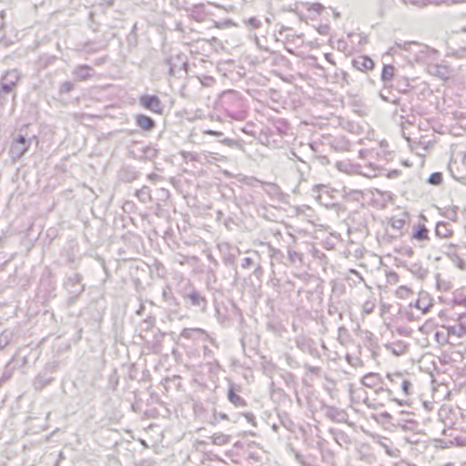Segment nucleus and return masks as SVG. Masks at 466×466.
<instances>
[{
	"label": "nucleus",
	"mask_w": 466,
	"mask_h": 466,
	"mask_svg": "<svg viewBox=\"0 0 466 466\" xmlns=\"http://www.w3.org/2000/svg\"><path fill=\"white\" fill-rule=\"evenodd\" d=\"M281 423H282V425H283L285 428H287V429H289V428H290V426L293 424V423H292V421H291L290 420H289V419H287V420H281Z\"/></svg>",
	"instance_id": "57"
},
{
	"label": "nucleus",
	"mask_w": 466,
	"mask_h": 466,
	"mask_svg": "<svg viewBox=\"0 0 466 466\" xmlns=\"http://www.w3.org/2000/svg\"><path fill=\"white\" fill-rule=\"evenodd\" d=\"M435 234L440 238H449L452 234V230L448 228V223L438 222L435 228Z\"/></svg>",
	"instance_id": "20"
},
{
	"label": "nucleus",
	"mask_w": 466,
	"mask_h": 466,
	"mask_svg": "<svg viewBox=\"0 0 466 466\" xmlns=\"http://www.w3.org/2000/svg\"><path fill=\"white\" fill-rule=\"evenodd\" d=\"M410 290L405 286H401L398 289V293L400 294V296H403L404 294L409 293Z\"/></svg>",
	"instance_id": "56"
},
{
	"label": "nucleus",
	"mask_w": 466,
	"mask_h": 466,
	"mask_svg": "<svg viewBox=\"0 0 466 466\" xmlns=\"http://www.w3.org/2000/svg\"><path fill=\"white\" fill-rule=\"evenodd\" d=\"M239 391V386H236L235 384H230L228 390V400L236 407H244L246 406V400L238 395L237 392Z\"/></svg>",
	"instance_id": "10"
},
{
	"label": "nucleus",
	"mask_w": 466,
	"mask_h": 466,
	"mask_svg": "<svg viewBox=\"0 0 466 466\" xmlns=\"http://www.w3.org/2000/svg\"><path fill=\"white\" fill-rule=\"evenodd\" d=\"M214 25L216 28H224V27H230L232 25H235V24L233 23V21L231 19H227L223 22H218V21H214Z\"/></svg>",
	"instance_id": "38"
},
{
	"label": "nucleus",
	"mask_w": 466,
	"mask_h": 466,
	"mask_svg": "<svg viewBox=\"0 0 466 466\" xmlns=\"http://www.w3.org/2000/svg\"><path fill=\"white\" fill-rule=\"evenodd\" d=\"M329 30V26L327 25H320L318 29L319 33L321 35H328Z\"/></svg>",
	"instance_id": "52"
},
{
	"label": "nucleus",
	"mask_w": 466,
	"mask_h": 466,
	"mask_svg": "<svg viewBox=\"0 0 466 466\" xmlns=\"http://www.w3.org/2000/svg\"><path fill=\"white\" fill-rule=\"evenodd\" d=\"M73 74L84 81L89 79L95 74V70L87 65H80L74 69Z\"/></svg>",
	"instance_id": "13"
},
{
	"label": "nucleus",
	"mask_w": 466,
	"mask_h": 466,
	"mask_svg": "<svg viewBox=\"0 0 466 466\" xmlns=\"http://www.w3.org/2000/svg\"><path fill=\"white\" fill-rule=\"evenodd\" d=\"M361 383L367 388L373 389L381 383V378L378 373L370 372L363 376Z\"/></svg>",
	"instance_id": "16"
},
{
	"label": "nucleus",
	"mask_w": 466,
	"mask_h": 466,
	"mask_svg": "<svg viewBox=\"0 0 466 466\" xmlns=\"http://www.w3.org/2000/svg\"><path fill=\"white\" fill-rule=\"evenodd\" d=\"M374 307H375V305L372 302L367 301L363 305V310H364V312L370 314L374 310Z\"/></svg>",
	"instance_id": "47"
},
{
	"label": "nucleus",
	"mask_w": 466,
	"mask_h": 466,
	"mask_svg": "<svg viewBox=\"0 0 466 466\" xmlns=\"http://www.w3.org/2000/svg\"><path fill=\"white\" fill-rule=\"evenodd\" d=\"M309 10L317 14H320L324 10V5H321L320 3H314L309 7Z\"/></svg>",
	"instance_id": "43"
},
{
	"label": "nucleus",
	"mask_w": 466,
	"mask_h": 466,
	"mask_svg": "<svg viewBox=\"0 0 466 466\" xmlns=\"http://www.w3.org/2000/svg\"><path fill=\"white\" fill-rule=\"evenodd\" d=\"M202 335H206V331L199 328L188 329L185 328L182 329L180 336L185 339H194L196 337H199Z\"/></svg>",
	"instance_id": "18"
},
{
	"label": "nucleus",
	"mask_w": 466,
	"mask_h": 466,
	"mask_svg": "<svg viewBox=\"0 0 466 466\" xmlns=\"http://www.w3.org/2000/svg\"><path fill=\"white\" fill-rule=\"evenodd\" d=\"M74 84L70 81H66L64 83L61 84L60 87H59V92L61 94H66V93H69L71 92L73 89H74Z\"/></svg>",
	"instance_id": "35"
},
{
	"label": "nucleus",
	"mask_w": 466,
	"mask_h": 466,
	"mask_svg": "<svg viewBox=\"0 0 466 466\" xmlns=\"http://www.w3.org/2000/svg\"><path fill=\"white\" fill-rule=\"evenodd\" d=\"M223 145H226L230 147H237L239 149L243 148V146L238 142L231 138H224L220 141Z\"/></svg>",
	"instance_id": "34"
},
{
	"label": "nucleus",
	"mask_w": 466,
	"mask_h": 466,
	"mask_svg": "<svg viewBox=\"0 0 466 466\" xmlns=\"http://www.w3.org/2000/svg\"><path fill=\"white\" fill-rule=\"evenodd\" d=\"M417 47H419V50L414 53V56L418 63L425 64L428 67L437 60L440 54L438 50L428 46H422L419 44Z\"/></svg>",
	"instance_id": "5"
},
{
	"label": "nucleus",
	"mask_w": 466,
	"mask_h": 466,
	"mask_svg": "<svg viewBox=\"0 0 466 466\" xmlns=\"http://www.w3.org/2000/svg\"><path fill=\"white\" fill-rule=\"evenodd\" d=\"M208 259L211 263H213L215 266H218V260H217V259H216V258H215L211 254H209V255L208 256Z\"/></svg>",
	"instance_id": "60"
},
{
	"label": "nucleus",
	"mask_w": 466,
	"mask_h": 466,
	"mask_svg": "<svg viewBox=\"0 0 466 466\" xmlns=\"http://www.w3.org/2000/svg\"><path fill=\"white\" fill-rule=\"evenodd\" d=\"M428 233L429 231L424 225H419L412 237L417 240H426L428 239Z\"/></svg>",
	"instance_id": "26"
},
{
	"label": "nucleus",
	"mask_w": 466,
	"mask_h": 466,
	"mask_svg": "<svg viewBox=\"0 0 466 466\" xmlns=\"http://www.w3.org/2000/svg\"><path fill=\"white\" fill-rule=\"evenodd\" d=\"M224 262L226 265L231 266L234 264V259L231 257H228L224 258Z\"/></svg>",
	"instance_id": "59"
},
{
	"label": "nucleus",
	"mask_w": 466,
	"mask_h": 466,
	"mask_svg": "<svg viewBox=\"0 0 466 466\" xmlns=\"http://www.w3.org/2000/svg\"><path fill=\"white\" fill-rule=\"evenodd\" d=\"M263 268L260 264H257L255 266V269L253 271V275L257 278L258 280L261 281L262 276H263Z\"/></svg>",
	"instance_id": "40"
},
{
	"label": "nucleus",
	"mask_w": 466,
	"mask_h": 466,
	"mask_svg": "<svg viewBox=\"0 0 466 466\" xmlns=\"http://www.w3.org/2000/svg\"><path fill=\"white\" fill-rule=\"evenodd\" d=\"M36 139L35 136L26 137L22 134L14 137L9 148L11 159L15 162L20 159L30 148L33 140Z\"/></svg>",
	"instance_id": "2"
},
{
	"label": "nucleus",
	"mask_w": 466,
	"mask_h": 466,
	"mask_svg": "<svg viewBox=\"0 0 466 466\" xmlns=\"http://www.w3.org/2000/svg\"><path fill=\"white\" fill-rule=\"evenodd\" d=\"M256 265L257 264L254 262V260L251 258H245L241 264V267L243 268H248L251 266H256Z\"/></svg>",
	"instance_id": "45"
},
{
	"label": "nucleus",
	"mask_w": 466,
	"mask_h": 466,
	"mask_svg": "<svg viewBox=\"0 0 466 466\" xmlns=\"http://www.w3.org/2000/svg\"><path fill=\"white\" fill-rule=\"evenodd\" d=\"M428 182L433 186H439L442 182V174L441 172H434L430 175Z\"/></svg>",
	"instance_id": "31"
},
{
	"label": "nucleus",
	"mask_w": 466,
	"mask_h": 466,
	"mask_svg": "<svg viewBox=\"0 0 466 466\" xmlns=\"http://www.w3.org/2000/svg\"><path fill=\"white\" fill-rule=\"evenodd\" d=\"M20 78L21 76L16 69L6 71L0 79V96L12 92Z\"/></svg>",
	"instance_id": "4"
},
{
	"label": "nucleus",
	"mask_w": 466,
	"mask_h": 466,
	"mask_svg": "<svg viewBox=\"0 0 466 466\" xmlns=\"http://www.w3.org/2000/svg\"><path fill=\"white\" fill-rule=\"evenodd\" d=\"M395 67L391 65H384L381 72V80L384 85L392 80L394 76Z\"/></svg>",
	"instance_id": "22"
},
{
	"label": "nucleus",
	"mask_w": 466,
	"mask_h": 466,
	"mask_svg": "<svg viewBox=\"0 0 466 466\" xmlns=\"http://www.w3.org/2000/svg\"><path fill=\"white\" fill-rule=\"evenodd\" d=\"M243 22L247 26H248L252 29H258L262 26V22L260 21V19H258L255 16L246 19Z\"/></svg>",
	"instance_id": "30"
},
{
	"label": "nucleus",
	"mask_w": 466,
	"mask_h": 466,
	"mask_svg": "<svg viewBox=\"0 0 466 466\" xmlns=\"http://www.w3.org/2000/svg\"><path fill=\"white\" fill-rule=\"evenodd\" d=\"M148 177V179H150V180H154V179H156L157 177H158V175H157L156 173H151V174H149V175H148V177Z\"/></svg>",
	"instance_id": "63"
},
{
	"label": "nucleus",
	"mask_w": 466,
	"mask_h": 466,
	"mask_svg": "<svg viewBox=\"0 0 466 466\" xmlns=\"http://www.w3.org/2000/svg\"><path fill=\"white\" fill-rule=\"evenodd\" d=\"M138 177V172L131 168H125L122 171V179L131 182Z\"/></svg>",
	"instance_id": "28"
},
{
	"label": "nucleus",
	"mask_w": 466,
	"mask_h": 466,
	"mask_svg": "<svg viewBox=\"0 0 466 466\" xmlns=\"http://www.w3.org/2000/svg\"><path fill=\"white\" fill-rule=\"evenodd\" d=\"M181 287L178 290L180 296L188 303L191 307H194L201 312H206L208 307V300L200 291L196 289L189 279H184L181 282Z\"/></svg>",
	"instance_id": "1"
},
{
	"label": "nucleus",
	"mask_w": 466,
	"mask_h": 466,
	"mask_svg": "<svg viewBox=\"0 0 466 466\" xmlns=\"http://www.w3.org/2000/svg\"><path fill=\"white\" fill-rule=\"evenodd\" d=\"M247 421L251 423L253 426H257L256 417L252 412H247L243 414Z\"/></svg>",
	"instance_id": "44"
},
{
	"label": "nucleus",
	"mask_w": 466,
	"mask_h": 466,
	"mask_svg": "<svg viewBox=\"0 0 466 466\" xmlns=\"http://www.w3.org/2000/svg\"><path fill=\"white\" fill-rule=\"evenodd\" d=\"M405 225V220L402 218H393L391 219L390 226L392 228L400 230Z\"/></svg>",
	"instance_id": "37"
},
{
	"label": "nucleus",
	"mask_w": 466,
	"mask_h": 466,
	"mask_svg": "<svg viewBox=\"0 0 466 466\" xmlns=\"http://www.w3.org/2000/svg\"><path fill=\"white\" fill-rule=\"evenodd\" d=\"M13 339L12 332L5 330L0 334V350H4L6 346L11 343Z\"/></svg>",
	"instance_id": "27"
},
{
	"label": "nucleus",
	"mask_w": 466,
	"mask_h": 466,
	"mask_svg": "<svg viewBox=\"0 0 466 466\" xmlns=\"http://www.w3.org/2000/svg\"><path fill=\"white\" fill-rule=\"evenodd\" d=\"M347 438H348L347 435L344 432H342V431L337 432L336 435H335V441L337 442H339V440H342V439L345 440Z\"/></svg>",
	"instance_id": "54"
},
{
	"label": "nucleus",
	"mask_w": 466,
	"mask_h": 466,
	"mask_svg": "<svg viewBox=\"0 0 466 466\" xmlns=\"http://www.w3.org/2000/svg\"><path fill=\"white\" fill-rule=\"evenodd\" d=\"M54 380L52 376H49L46 371L39 373L34 380V387L36 390H41Z\"/></svg>",
	"instance_id": "14"
},
{
	"label": "nucleus",
	"mask_w": 466,
	"mask_h": 466,
	"mask_svg": "<svg viewBox=\"0 0 466 466\" xmlns=\"http://www.w3.org/2000/svg\"><path fill=\"white\" fill-rule=\"evenodd\" d=\"M396 46L401 49H404V50H407V51H410L411 52V47L412 46H418V43L416 42H396Z\"/></svg>",
	"instance_id": "36"
},
{
	"label": "nucleus",
	"mask_w": 466,
	"mask_h": 466,
	"mask_svg": "<svg viewBox=\"0 0 466 466\" xmlns=\"http://www.w3.org/2000/svg\"><path fill=\"white\" fill-rule=\"evenodd\" d=\"M305 369L308 372H310L312 374H315L317 376H320L322 370L319 367L311 366L309 364H305Z\"/></svg>",
	"instance_id": "39"
},
{
	"label": "nucleus",
	"mask_w": 466,
	"mask_h": 466,
	"mask_svg": "<svg viewBox=\"0 0 466 466\" xmlns=\"http://www.w3.org/2000/svg\"><path fill=\"white\" fill-rule=\"evenodd\" d=\"M136 124L145 131H152L156 127V122L154 119L143 114L136 116Z\"/></svg>",
	"instance_id": "12"
},
{
	"label": "nucleus",
	"mask_w": 466,
	"mask_h": 466,
	"mask_svg": "<svg viewBox=\"0 0 466 466\" xmlns=\"http://www.w3.org/2000/svg\"><path fill=\"white\" fill-rule=\"evenodd\" d=\"M284 358L287 364L290 368H298L299 366V363L289 354H285Z\"/></svg>",
	"instance_id": "41"
},
{
	"label": "nucleus",
	"mask_w": 466,
	"mask_h": 466,
	"mask_svg": "<svg viewBox=\"0 0 466 466\" xmlns=\"http://www.w3.org/2000/svg\"><path fill=\"white\" fill-rule=\"evenodd\" d=\"M413 305L418 309L422 310V312H426L428 310V309H429V306L428 305H422V303L420 302V299H417Z\"/></svg>",
	"instance_id": "48"
},
{
	"label": "nucleus",
	"mask_w": 466,
	"mask_h": 466,
	"mask_svg": "<svg viewBox=\"0 0 466 466\" xmlns=\"http://www.w3.org/2000/svg\"><path fill=\"white\" fill-rule=\"evenodd\" d=\"M139 104L147 110L162 115L164 105L160 98L156 95H143L139 97Z\"/></svg>",
	"instance_id": "7"
},
{
	"label": "nucleus",
	"mask_w": 466,
	"mask_h": 466,
	"mask_svg": "<svg viewBox=\"0 0 466 466\" xmlns=\"http://www.w3.org/2000/svg\"><path fill=\"white\" fill-rule=\"evenodd\" d=\"M288 259L289 263L293 266H299L303 263V255L296 250L291 248L288 249Z\"/></svg>",
	"instance_id": "21"
},
{
	"label": "nucleus",
	"mask_w": 466,
	"mask_h": 466,
	"mask_svg": "<svg viewBox=\"0 0 466 466\" xmlns=\"http://www.w3.org/2000/svg\"><path fill=\"white\" fill-rule=\"evenodd\" d=\"M462 299H463L454 298V299H453V303H454V304H457V305H461V306H463V307H464V303H463V302H461V300H462Z\"/></svg>",
	"instance_id": "61"
},
{
	"label": "nucleus",
	"mask_w": 466,
	"mask_h": 466,
	"mask_svg": "<svg viewBox=\"0 0 466 466\" xmlns=\"http://www.w3.org/2000/svg\"><path fill=\"white\" fill-rule=\"evenodd\" d=\"M349 147H350V143L348 141L342 142V144L340 146L339 145H333V147L336 150H348Z\"/></svg>",
	"instance_id": "50"
},
{
	"label": "nucleus",
	"mask_w": 466,
	"mask_h": 466,
	"mask_svg": "<svg viewBox=\"0 0 466 466\" xmlns=\"http://www.w3.org/2000/svg\"><path fill=\"white\" fill-rule=\"evenodd\" d=\"M466 332V326L464 322L460 323V327H450L448 329L449 335H457L458 337H461Z\"/></svg>",
	"instance_id": "29"
},
{
	"label": "nucleus",
	"mask_w": 466,
	"mask_h": 466,
	"mask_svg": "<svg viewBox=\"0 0 466 466\" xmlns=\"http://www.w3.org/2000/svg\"><path fill=\"white\" fill-rule=\"evenodd\" d=\"M295 343L301 351L309 353L313 357L319 356L315 342L310 338L305 335H299L295 339Z\"/></svg>",
	"instance_id": "8"
},
{
	"label": "nucleus",
	"mask_w": 466,
	"mask_h": 466,
	"mask_svg": "<svg viewBox=\"0 0 466 466\" xmlns=\"http://www.w3.org/2000/svg\"><path fill=\"white\" fill-rule=\"evenodd\" d=\"M352 66L360 71H367L374 67V62L368 56H360L352 60Z\"/></svg>",
	"instance_id": "11"
},
{
	"label": "nucleus",
	"mask_w": 466,
	"mask_h": 466,
	"mask_svg": "<svg viewBox=\"0 0 466 466\" xmlns=\"http://www.w3.org/2000/svg\"><path fill=\"white\" fill-rule=\"evenodd\" d=\"M324 409L326 410V416L329 419H330L333 421L340 420L339 416L342 415V413H343L342 411H340L339 410H338L334 407L327 406V405L324 406Z\"/></svg>",
	"instance_id": "24"
},
{
	"label": "nucleus",
	"mask_w": 466,
	"mask_h": 466,
	"mask_svg": "<svg viewBox=\"0 0 466 466\" xmlns=\"http://www.w3.org/2000/svg\"><path fill=\"white\" fill-rule=\"evenodd\" d=\"M394 466H417V465L411 464V463H409V462H406V461H400V462H396L394 464Z\"/></svg>",
	"instance_id": "58"
},
{
	"label": "nucleus",
	"mask_w": 466,
	"mask_h": 466,
	"mask_svg": "<svg viewBox=\"0 0 466 466\" xmlns=\"http://www.w3.org/2000/svg\"><path fill=\"white\" fill-rule=\"evenodd\" d=\"M213 417H214V422H217L218 420V419L219 420H228V415L223 412H219V413L214 412Z\"/></svg>",
	"instance_id": "49"
},
{
	"label": "nucleus",
	"mask_w": 466,
	"mask_h": 466,
	"mask_svg": "<svg viewBox=\"0 0 466 466\" xmlns=\"http://www.w3.org/2000/svg\"><path fill=\"white\" fill-rule=\"evenodd\" d=\"M461 302L464 303L465 311L459 313V319H460L461 322H462V319H466V299H462ZM464 324L466 326L465 322H464Z\"/></svg>",
	"instance_id": "53"
},
{
	"label": "nucleus",
	"mask_w": 466,
	"mask_h": 466,
	"mask_svg": "<svg viewBox=\"0 0 466 466\" xmlns=\"http://www.w3.org/2000/svg\"><path fill=\"white\" fill-rule=\"evenodd\" d=\"M387 378L391 382L392 387L395 389L400 388L405 396L411 394L413 388L412 383L410 380L405 378L404 374L400 372L388 373Z\"/></svg>",
	"instance_id": "6"
},
{
	"label": "nucleus",
	"mask_w": 466,
	"mask_h": 466,
	"mask_svg": "<svg viewBox=\"0 0 466 466\" xmlns=\"http://www.w3.org/2000/svg\"><path fill=\"white\" fill-rule=\"evenodd\" d=\"M381 417H383V418H385L387 420L391 419V415L389 412H387V411L381 413Z\"/></svg>",
	"instance_id": "64"
},
{
	"label": "nucleus",
	"mask_w": 466,
	"mask_h": 466,
	"mask_svg": "<svg viewBox=\"0 0 466 466\" xmlns=\"http://www.w3.org/2000/svg\"><path fill=\"white\" fill-rule=\"evenodd\" d=\"M162 298L169 306H177V299L174 297L172 289L169 286H165L162 290Z\"/></svg>",
	"instance_id": "19"
},
{
	"label": "nucleus",
	"mask_w": 466,
	"mask_h": 466,
	"mask_svg": "<svg viewBox=\"0 0 466 466\" xmlns=\"http://www.w3.org/2000/svg\"><path fill=\"white\" fill-rule=\"evenodd\" d=\"M136 196L142 203H147L150 201L151 196H150V189L148 187L144 186L142 188L137 189L136 191Z\"/></svg>",
	"instance_id": "25"
},
{
	"label": "nucleus",
	"mask_w": 466,
	"mask_h": 466,
	"mask_svg": "<svg viewBox=\"0 0 466 466\" xmlns=\"http://www.w3.org/2000/svg\"><path fill=\"white\" fill-rule=\"evenodd\" d=\"M410 271L420 279H424L428 276V269L419 264H413L410 268Z\"/></svg>",
	"instance_id": "23"
},
{
	"label": "nucleus",
	"mask_w": 466,
	"mask_h": 466,
	"mask_svg": "<svg viewBox=\"0 0 466 466\" xmlns=\"http://www.w3.org/2000/svg\"><path fill=\"white\" fill-rule=\"evenodd\" d=\"M205 134L216 137H221L223 136V133L220 131H215L212 129H208L205 131Z\"/></svg>",
	"instance_id": "51"
},
{
	"label": "nucleus",
	"mask_w": 466,
	"mask_h": 466,
	"mask_svg": "<svg viewBox=\"0 0 466 466\" xmlns=\"http://www.w3.org/2000/svg\"><path fill=\"white\" fill-rule=\"evenodd\" d=\"M81 282L82 276L79 273H74L66 278L64 285L70 293V297L66 302L67 306L75 304L79 295L85 291V285Z\"/></svg>",
	"instance_id": "3"
},
{
	"label": "nucleus",
	"mask_w": 466,
	"mask_h": 466,
	"mask_svg": "<svg viewBox=\"0 0 466 466\" xmlns=\"http://www.w3.org/2000/svg\"><path fill=\"white\" fill-rule=\"evenodd\" d=\"M166 63L169 66V68H168V74H169L170 76H174V75H175V70H174L173 66H172V64H171V58H167V59L166 60Z\"/></svg>",
	"instance_id": "55"
},
{
	"label": "nucleus",
	"mask_w": 466,
	"mask_h": 466,
	"mask_svg": "<svg viewBox=\"0 0 466 466\" xmlns=\"http://www.w3.org/2000/svg\"><path fill=\"white\" fill-rule=\"evenodd\" d=\"M325 58L331 64H334V61L331 58V54H325Z\"/></svg>",
	"instance_id": "62"
},
{
	"label": "nucleus",
	"mask_w": 466,
	"mask_h": 466,
	"mask_svg": "<svg viewBox=\"0 0 466 466\" xmlns=\"http://www.w3.org/2000/svg\"><path fill=\"white\" fill-rule=\"evenodd\" d=\"M338 333H339V340L340 341V343H343L344 342V339L345 337H348V329L345 328V327H339V329H338Z\"/></svg>",
	"instance_id": "42"
},
{
	"label": "nucleus",
	"mask_w": 466,
	"mask_h": 466,
	"mask_svg": "<svg viewBox=\"0 0 466 466\" xmlns=\"http://www.w3.org/2000/svg\"><path fill=\"white\" fill-rule=\"evenodd\" d=\"M429 74L443 81H447L451 76V70L449 66L433 63L427 67Z\"/></svg>",
	"instance_id": "9"
},
{
	"label": "nucleus",
	"mask_w": 466,
	"mask_h": 466,
	"mask_svg": "<svg viewBox=\"0 0 466 466\" xmlns=\"http://www.w3.org/2000/svg\"><path fill=\"white\" fill-rule=\"evenodd\" d=\"M144 325H145V329H152V327L154 326L155 324V318L153 317H148L147 319H146L144 320Z\"/></svg>",
	"instance_id": "46"
},
{
	"label": "nucleus",
	"mask_w": 466,
	"mask_h": 466,
	"mask_svg": "<svg viewBox=\"0 0 466 466\" xmlns=\"http://www.w3.org/2000/svg\"><path fill=\"white\" fill-rule=\"evenodd\" d=\"M208 14L205 10L204 4H198L193 5L190 10V17L197 22H203L206 20Z\"/></svg>",
	"instance_id": "15"
},
{
	"label": "nucleus",
	"mask_w": 466,
	"mask_h": 466,
	"mask_svg": "<svg viewBox=\"0 0 466 466\" xmlns=\"http://www.w3.org/2000/svg\"><path fill=\"white\" fill-rule=\"evenodd\" d=\"M386 349L395 356H400L407 352L408 345L402 341H398L396 343L387 344Z\"/></svg>",
	"instance_id": "17"
},
{
	"label": "nucleus",
	"mask_w": 466,
	"mask_h": 466,
	"mask_svg": "<svg viewBox=\"0 0 466 466\" xmlns=\"http://www.w3.org/2000/svg\"><path fill=\"white\" fill-rule=\"evenodd\" d=\"M224 98L228 100H236L238 104H241L242 101L239 98V95L238 92L234 90H228L224 94Z\"/></svg>",
	"instance_id": "33"
},
{
	"label": "nucleus",
	"mask_w": 466,
	"mask_h": 466,
	"mask_svg": "<svg viewBox=\"0 0 466 466\" xmlns=\"http://www.w3.org/2000/svg\"><path fill=\"white\" fill-rule=\"evenodd\" d=\"M373 389H374V390H375V393H376V394H380V393H381V392L386 391V392L388 393V396H389V398H390V400H394V401H397V402H398L399 404H400V405H402V404H403V403H402V401L398 400L397 399H393V398H392V393H393L392 390H390V389H385V388H384L383 386H381L380 384L379 386H377L376 388H373Z\"/></svg>",
	"instance_id": "32"
}]
</instances>
